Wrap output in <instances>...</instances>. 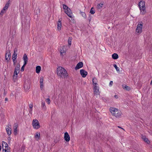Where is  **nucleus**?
Segmentation results:
<instances>
[{"instance_id":"4","label":"nucleus","mask_w":152,"mask_h":152,"mask_svg":"<svg viewBox=\"0 0 152 152\" xmlns=\"http://www.w3.org/2000/svg\"><path fill=\"white\" fill-rule=\"evenodd\" d=\"M143 26V23L142 22V21L139 22L137 25L136 29V31L137 33L140 34L142 33Z\"/></svg>"},{"instance_id":"25","label":"nucleus","mask_w":152,"mask_h":152,"mask_svg":"<svg viewBox=\"0 0 152 152\" xmlns=\"http://www.w3.org/2000/svg\"><path fill=\"white\" fill-rule=\"evenodd\" d=\"M90 13L92 14H94L95 13V10L94 7H92L91 9Z\"/></svg>"},{"instance_id":"21","label":"nucleus","mask_w":152,"mask_h":152,"mask_svg":"<svg viewBox=\"0 0 152 152\" xmlns=\"http://www.w3.org/2000/svg\"><path fill=\"white\" fill-rule=\"evenodd\" d=\"M41 69V67L40 66H37L36 67V72L37 73H39L40 71V70Z\"/></svg>"},{"instance_id":"16","label":"nucleus","mask_w":152,"mask_h":152,"mask_svg":"<svg viewBox=\"0 0 152 152\" xmlns=\"http://www.w3.org/2000/svg\"><path fill=\"white\" fill-rule=\"evenodd\" d=\"M17 51V48H15L14 51L13 55L12 56V59H16L17 58V54L16 53Z\"/></svg>"},{"instance_id":"18","label":"nucleus","mask_w":152,"mask_h":152,"mask_svg":"<svg viewBox=\"0 0 152 152\" xmlns=\"http://www.w3.org/2000/svg\"><path fill=\"white\" fill-rule=\"evenodd\" d=\"M60 54L61 55H63V54L66 52L65 48L64 46L61 47L60 49Z\"/></svg>"},{"instance_id":"24","label":"nucleus","mask_w":152,"mask_h":152,"mask_svg":"<svg viewBox=\"0 0 152 152\" xmlns=\"http://www.w3.org/2000/svg\"><path fill=\"white\" fill-rule=\"evenodd\" d=\"M113 66L116 69V70L117 71V72H119L120 71L119 69V68L117 67L116 65L115 64H113Z\"/></svg>"},{"instance_id":"29","label":"nucleus","mask_w":152,"mask_h":152,"mask_svg":"<svg viewBox=\"0 0 152 152\" xmlns=\"http://www.w3.org/2000/svg\"><path fill=\"white\" fill-rule=\"evenodd\" d=\"M40 137V133L39 132H37L36 133L35 136V138H39Z\"/></svg>"},{"instance_id":"39","label":"nucleus","mask_w":152,"mask_h":152,"mask_svg":"<svg viewBox=\"0 0 152 152\" xmlns=\"http://www.w3.org/2000/svg\"><path fill=\"white\" fill-rule=\"evenodd\" d=\"M71 40H70V38H69V39L68 40V44L69 45H71Z\"/></svg>"},{"instance_id":"50","label":"nucleus","mask_w":152,"mask_h":152,"mask_svg":"<svg viewBox=\"0 0 152 152\" xmlns=\"http://www.w3.org/2000/svg\"><path fill=\"white\" fill-rule=\"evenodd\" d=\"M36 11H38V12H39V9H37V10Z\"/></svg>"},{"instance_id":"32","label":"nucleus","mask_w":152,"mask_h":152,"mask_svg":"<svg viewBox=\"0 0 152 152\" xmlns=\"http://www.w3.org/2000/svg\"><path fill=\"white\" fill-rule=\"evenodd\" d=\"M24 87L25 89L27 90H28L30 88V87L28 86L26 84L24 85Z\"/></svg>"},{"instance_id":"53","label":"nucleus","mask_w":152,"mask_h":152,"mask_svg":"<svg viewBox=\"0 0 152 152\" xmlns=\"http://www.w3.org/2000/svg\"><path fill=\"white\" fill-rule=\"evenodd\" d=\"M55 142H56V143H57V141H55Z\"/></svg>"},{"instance_id":"45","label":"nucleus","mask_w":152,"mask_h":152,"mask_svg":"<svg viewBox=\"0 0 152 152\" xmlns=\"http://www.w3.org/2000/svg\"><path fill=\"white\" fill-rule=\"evenodd\" d=\"M20 64H18L17 66L15 67H18V69H20Z\"/></svg>"},{"instance_id":"37","label":"nucleus","mask_w":152,"mask_h":152,"mask_svg":"<svg viewBox=\"0 0 152 152\" xmlns=\"http://www.w3.org/2000/svg\"><path fill=\"white\" fill-rule=\"evenodd\" d=\"M18 126L17 124H15L14 126V129H17Z\"/></svg>"},{"instance_id":"1","label":"nucleus","mask_w":152,"mask_h":152,"mask_svg":"<svg viewBox=\"0 0 152 152\" xmlns=\"http://www.w3.org/2000/svg\"><path fill=\"white\" fill-rule=\"evenodd\" d=\"M57 74L58 75L61 77H66L68 76L66 70L64 68L59 66L57 69Z\"/></svg>"},{"instance_id":"20","label":"nucleus","mask_w":152,"mask_h":152,"mask_svg":"<svg viewBox=\"0 0 152 152\" xmlns=\"http://www.w3.org/2000/svg\"><path fill=\"white\" fill-rule=\"evenodd\" d=\"M118 57V55L117 54L114 53L112 55V58L114 59H116Z\"/></svg>"},{"instance_id":"17","label":"nucleus","mask_w":152,"mask_h":152,"mask_svg":"<svg viewBox=\"0 0 152 152\" xmlns=\"http://www.w3.org/2000/svg\"><path fill=\"white\" fill-rule=\"evenodd\" d=\"M93 85V86L97 85V83L98 82L97 79L95 77L93 78L92 80Z\"/></svg>"},{"instance_id":"5","label":"nucleus","mask_w":152,"mask_h":152,"mask_svg":"<svg viewBox=\"0 0 152 152\" xmlns=\"http://www.w3.org/2000/svg\"><path fill=\"white\" fill-rule=\"evenodd\" d=\"M23 59L24 60V64L21 69L20 71L21 72L24 71V68L25 66L26 65L28 62V58L26 54H24L23 57Z\"/></svg>"},{"instance_id":"22","label":"nucleus","mask_w":152,"mask_h":152,"mask_svg":"<svg viewBox=\"0 0 152 152\" xmlns=\"http://www.w3.org/2000/svg\"><path fill=\"white\" fill-rule=\"evenodd\" d=\"M42 105L41 107L43 109L45 110L46 109V107L45 105V103L44 101H42Z\"/></svg>"},{"instance_id":"41","label":"nucleus","mask_w":152,"mask_h":152,"mask_svg":"<svg viewBox=\"0 0 152 152\" xmlns=\"http://www.w3.org/2000/svg\"><path fill=\"white\" fill-rule=\"evenodd\" d=\"M61 20H62V19L61 18L59 19L58 20V23H61Z\"/></svg>"},{"instance_id":"52","label":"nucleus","mask_w":152,"mask_h":152,"mask_svg":"<svg viewBox=\"0 0 152 152\" xmlns=\"http://www.w3.org/2000/svg\"><path fill=\"white\" fill-rule=\"evenodd\" d=\"M1 146L0 145V151H1Z\"/></svg>"},{"instance_id":"43","label":"nucleus","mask_w":152,"mask_h":152,"mask_svg":"<svg viewBox=\"0 0 152 152\" xmlns=\"http://www.w3.org/2000/svg\"><path fill=\"white\" fill-rule=\"evenodd\" d=\"M14 129V132L15 133H17V129Z\"/></svg>"},{"instance_id":"11","label":"nucleus","mask_w":152,"mask_h":152,"mask_svg":"<svg viewBox=\"0 0 152 152\" xmlns=\"http://www.w3.org/2000/svg\"><path fill=\"white\" fill-rule=\"evenodd\" d=\"M80 72L83 77H86L88 74L87 72L83 69H81L80 71Z\"/></svg>"},{"instance_id":"14","label":"nucleus","mask_w":152,"mask_h":152,"mask_svg":"<svg viewBox=\"0 0 152 152\" xmlns=\"http://www.w3.org/2000/svg\"><path fill=\"white\" fill-rule=\"evenodd\" d=\"M83 66V63L82 62H79L77 64L76 66L75 67V69L77 70L82 67Z\"/></svg>"},{"instance_id":"49","label":"nucleus","mask_w":152,"mask_h":152,"mask_svg":"<svg viewBox=\"0 0 152 152\" xmlns=\"http://www.w3.org/2000/svg\"><path fill=\"white\" fill-rule=\"evenodd\" d=\"M8 100V98H5V101H7V100Z\"/></svg>"},{"instance_id":"12","label":"nucleus","mask_w":152,"mask_h":152,"mask_svg":"<svg viewBox=\"0 0 152 152\" xmlns=\"http://www.w3.org/2000/svg\"><path fill=\"white\" fill-rule=\"evenodd\" d=\"M64 139L65 140L66 142H69L70 140V137L67 132H66L64 133Z\"/></svg>"},{"instance_id":"6","label":"nucleus","mask_w":152,"mask_h":152,"mask_svg":"<svg viewBox=\"0 0 152 152\" xmlns=\"http://www.w3.org/2000/svg\"><path fill=\"white\" fill-rule=\"evenodd\" d=\"M32 124L33 128L36 129H38L40 127V125L37 119L33 120Z\"/></svg>"},{"instance_id":"40","label":"nucleus","mask_w":152,"mask_h":152,"mask_svg":"<svg viewBox=\"0 0 152 152\" xmlns=\"http://www.w3.org/2000/svg\"><path fill=\"white\" fill-rule=\"evenodd\" d=\"M43 87V84H40V88L42 90Z\"/></svg>"},{"instance_id":"55","label":"nucleus","mask_w":152,"mask_h":152,"mask_svg":"<svg viewBox=\"0 0 152 152\" xmlns=\"http://www.w3.org/2000/svg\"><path fill=\"white\" fill-rule=\"evenodd\" d=\"M10 140V139H8V140Z\"/></svg>"},{"instance_id":"7","label":"nucleus","mask_w":152,"mask_h":152,"mask_svg":"<svg viewBox=\"0 0 152 152\" xmlns=\"http://www.w3.org/2000/svg\"><path fill=\"white\" fill-rule=\"evenodd\" d=\"M2 147L3 148L2 152H10L8 151V145L4 141L2 142Z\"/></svg>"},{"instance_id":"36","label":"nucleus","mask_w":152,"mask_h":152,"mask_svg":"<svg viewBox=\"0 0 152 152\" xmlns=\"http://www.w3.org/2000/svg\"><path fill=\"white\" fill-rule=\"evenodd\" d=\"M12 59L14 65H15L16 64L17 62L16 59Z\"/></svg>"},{"instance_id":"35","label":"nucleus","mask_w":152,"mask_h":152,"mask_svg":"<svg viewBox=\"0 0 152 152\" xmlns=\"http://www.w3.org/2000/svg\"><path fill=\"white\" fill-rule=\"evenodd\" d=\"M5 10H4L3 9L1 11V12L0 13V15H3V14L5 12Z\"/></svg>"},{"instance_id":"33","label":"nucleus","mask_w":152,"mask_h":152,"mask_svg":"<svg viewBox=\"0 0 152 152\" xmlns=\"http://www.w3.org/2000/svg\"><path fill=\"white\" fill-rule=\"evenodd\" d=\"M45 101L48 104H49L50 103V101L49 98L46 99Z\"/></svg>"},{"instance_id":"27","label":"nucleus","mask_w":152,"mask_h":152,"mask_svg":"<svg viewBox=\"0 0 152 152\" xmlns=\"http://www.w3.org/2000/svg\"><path fill=\"white\" fill-rule=\"evenodd\" d=\"M43 77H41L40 78V84H43Z\"/></svg>"},{"instance_id":"19","label":"nucleus","mask_w":152,"mask_h":152,"mask_svg":"<svg viewBox=\"0 0 152 152\" xmlns=\"http://www.w3.org/2000/svg\"><path fill=\"white\" fill-rule=\"evenodd\" d=\"M10 0H9L6 3L5 6L3 8V10H6L8 8L9 6V4L10 3Z\"/></svg>"},{"instance_id":"38","label":"nucleus","mask_w":152,"mask_h":152,"mask_svg":"<svg viewBox=\"0 0 152 152\" xmlns=\"http://www.w3.org/2000/svg\"><path fill=\"white\" fill-rule=\"evenodd\" d=\"M33 107V105L32 103L30 104H29V107L30 109H32Z\"/></svg>"},{"instance_id":"10","label":"nucleus","mask_w":152,"mask_h":152,"mask_svg":"<svg viewBox=\"0 0 152 152\" xmlns=\"http://www.w3.org/2000/svg\"><path fill=\"white\" fill-rule=\"evenodd\" d=\"M64 12L69 17L71 18L72 17V12L70 8H68L66 10H64Z\"/></svg>"},{"instance_id":"51","label":"nucleus","mask_w":152,"mask_h":152,"mask_svg":"<svg viewBox=\"0 0 152 152\" xmlns=\"http://www.w3.org/2000/svg\"><path fill=\"white\" fill-rule=\"evenodd\" d=\"M150 84L151 85H152V80L151 81V83H150Z\"/></svg>"},{"instance_id":"23","label":"nucleus","mask_w":152,"mask_h":152,"mask_svg":"<svg viewBox=\"0 0 152 152\" xmlns=\"http://www.w3.org/2000/svg\"><path fill=\"white\" fill-rule=\"evenodd\" d=\"M62 26L61 23H57V28L58 31L60 30Z\"/></svg>"},{"instance_id":"15","label":"nucleus","mask_w":152,"mask_h":152,"mask_svg":"<svg viewBox=\"0 0 152 152\" xmlns=\"http://www.w3.org/2000/svg\"><path fill=\"white\" fill-rule=\"evenodd\" d=\"M20 72V69L18 67H15L14 72V76L15 77V78L17 77L18 74Z\"/></svg>"},{"instance_id":"26","label":"nucleus","mask_w":152,"mask_h":152,"mask_svg":"<svg viewBox=\"0 0 152 152\" xmlns=\"http://www.w3.org/2000/svg\"><path fill=\"white\" fill-rule=\"evenodd\" d=\"M80 13L83 17H84V18H86V15L85 12H82L80 11Z\"/></svg>"},{"instance_id":"31","label":"nucleus","mask_w":152,"mask_h":152,"mask_svg":"<svg viewBox=\"0 0 152 152\" xmlns=\"http://www.w3.org/2000/svg\"><path fill=\"white\" fill-rule=\"evenodd\" d=\"M63 8L65 10H66L68 8V7L65 4H63Z\"/></svg>"},{"instance_id":"42","label":"nucleus","mask_w":152,"mask_h":152,"mask_svg":"<svg viewBox=\"0 0 152 152\" xmlns=\"http://www.w3.org/2000/svg\"><path fill=\"white\" fill-rule=\"evenodd\" d=\"M113 81H110V84H109L110 86H112L113 85Z\"/></svg>"},{"instance_id":"9","label":"nucleus","mask_w":152,"mask_h":152,"mask_svg":"<svg viewBox=\"0 0 152 152\" xmlns=\"http://www.w3.org/2000/svg\"><path fill=\"white\" fill-rule=\"evenodd\" d=\"M97 86V85L93 86L94 93V94H96V95L99 94V87Z\"/></svg>"},{"instance_id":"54","label":"nucleus","mask_w":152,"mask_h":152,"mask_svg":"<svg viewBox=\"0 0 152 152\" xmlns=\"http://www.w3.org/2000/svg\"><path fill=\"white\" fill-rule=\"evenodd\" d=\"M10 140V139H8V140Z\"/></svg>"},{"instance_id":"8","label":"nucleus","mask_w":152,"mask_h":152,"mask_svg":"<svg viewBox=\"0 0 152 152\" xmlns=\"http://www.w3.org/2000/svg\"><path fill=\"white\" fill-rule=\"evenodd\" d=\"M10 50H9V49L8 50L6 51V52L5 54V58L6 60L7 61H9L10 60Z\"/></svg>"},{"instance_id":"28","label":"nucleus","mask_w":152,"mask_h":152,"mask_svg":"<svg viewBox=\"0 0 152 152\" xmlns=\"http://www.w3.org/2000/svg\"><path fill=\"white\" fill-rule=\"evenodd\" d=\"M103 4L101 3L99 4L97 6V7L99 9H101L103 6Z\"/></svg>"},{"instance_id":"47","label":"nucleus","mask_w":152,"mask_h":152,"mask_svg":"<svg viewBox=\"0 0 152 152\" xmlns=\"http://www.w3.org/2000/svg\"><path fill=\"white\" fill-rule=\"evenodd\" d=\"M97 152H102L99 149L98 150Z\"/></svg>"},{"instance_id":"3","label":"nucleus","mask_w":152,"mask_h":152,"mask_svg":"<svg viewBox=\"0 0 152 152\" xmlns=\"http://www.w3.org/2000/svg\"><path fill=\"white\" fill-rule=\"evenodd\" d=\"M138 6L140 8V13L142 15H144L146 12L145 2L141 0L139 3Z\"/></svg>"},{"instance_id":"34","label":"nucleus","mask_w":152,"mask_h":152,"mask_svg":"<svg viewBox=\"0 0 152 152\" xmlns=\"http://www.w3.org/2000/svg\"><path fill=\"white\" fill-rule=\"evenodd\" d=\"M143 139L144 141H145L146 142H147V143H148V140L147 138L145 137L144 138L143 137Z\"/></svg>"},{"instance_id":"46","label":"nucleus","mask_w":152,"mask_h":152,"mask_svg":"<svg viewBox=\"0 0 152 152\" xmlns=\"http://www.w3.org/2000/svg\"><path fill=\"white\" fill-rule=\"evenodd\" d=\"M118 127L119 128H121V129H123V130H124V129L122 128H121V127L120 126H118Z\"/></svg>"},{"instance_id":"13","label":"nucleus","mask_w":152,"mask_h":152,"mask_svg":"<svg viewBox=\"0 0 152 152\" xmlns=\"http://www.w3.org/2000/svg\"><path fill=\"white\" fill-rule=\"evenodd\" d=\"M10 127L9 126H6V128L7 133L9 136L11 134V128L10 127L11 126V125H10Z\"/></svg>"},{"instance_id":"30","label":"nucleus","mask_w":152,"mask_h":152,"mask_svg":"<svg viewBox=\"0 0 152 152\" xmlns=\"http://www.w3.org/2000/svg\"><path fill=\"white\" fill-rule=\"evenodd\" d=\"M125 86H124H124H123V88L124 89H125L127 90H128V91L129 90H130V88L129 87L126 86V85H125Z\"/></svg>"},{"instance_id":"44","label":"nucleus","mask_w":152,"mask_h":152,"mask_svg":"<svg viewBox=\"0 0 152 152\" xmlns=\"http://www.w3.org/2000/svg\"><path fill=\"white\" fill-rule=\"evenodd\" d=\"M32 109H30L29 110V113H30L31 114H32Z\"/></svg>"},{"instance_id":"2","label":"nucleus","mask_w":152,"mask_h":152,"mask_svg":"<svg viewBox=\"0 0 152 152\" xmlns=\"http://www.w3.org/2000/svg\"><path fill=\"white\" fill-rule=\"evenodd\" d=\"M110 111L112 115L116 118L119 117L121 115V111L116 108L111 107L110 108Z\"/></svg>"},{"instance_id":"48","label":"nucleus","mask_w":152,"mask_h":152,"mask_svg":"<svg viewBox=\"0 0 152 152\" xmlns=\"http://www.w3.org/2000/svg\"><path fill=\"white\" fill-rule=\"evenodd\" d=\"M114 97L115 98H118V96L116 95H115L114 96Z\"/></svg>"}]
</instances>
